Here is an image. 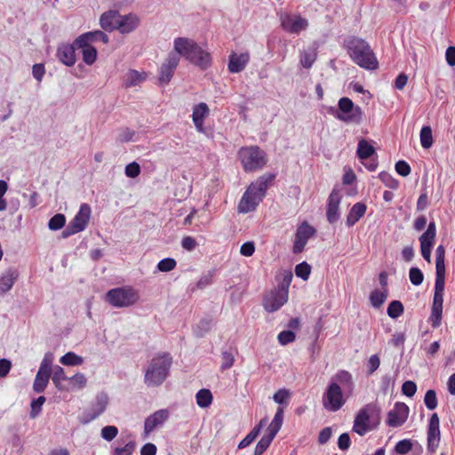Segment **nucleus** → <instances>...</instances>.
<instances>
[{"mask_svg":"<svg viewBox=\"0 0 455 455\" xmlns=\"http://www.w3.org/2000/svg\"><path fill=\"white\" fill-rule=\"evenodd\" d=\"M238 156L247 172L262 169L267 164L265 152L257 146L242 148Z\"/></svg>","mask_w":455,"mask_h":455,"instance_id":"423d86ee","label":"nucleus"},{"mask_svg":"<svg viewBox=\"0 0 455 455\" xmlns=\"http://www.w3.org/2000/svg\"><path fill=\"white\" fill-rule=\"evenodd\" d=\"M317 57L315 49H308L300 52V64L305 68H310Z\"/></svg>","mask_w":455,"mask_h":455,"instance_id":"c9c22d12","label":"nucleus"},{"mask_svg":"<svg viewBox=\"0 0 455 455\" xmlns=\"http://www.w3.org/2000/svg\"><path fill=\"white\" fill-rule=\"evenodd\" d=\"M311 273V267L307 262H301L295 267V274L304 281L307 280Z\"/></svg>","mask_w":455,"mask_h":455,"instance_id":"8fccbe9b","label":"nucleus"},{"mask_svg":"<svg viewBox=\"0 0 455 455\" xmlns=\"http://www.w3.org/2000/svg\"><path fill=\"white\" fill-rule=\"evenodd\" d=\"M119 14L120 13L117 11H108L104 12L100 19V27L106 31L116 30Z\"/></svg>","mask_w":455,"mask_h":455,"instance_id":"cd10ccee","label":"nucleus"},{"mask_svg":"<svg viewBox=\"0 0 455 455\" xmlns=\"http://www.w3.org/2000/svg\"><path fill=\"white\" fill-rule=\"evenodd\" d=\"M375 154V148L372 145L370 144L368 140L365 139H361L358 141L356 156L357 157L363 161Z\"/></svg>","mask_w":455,"mask_h":455,"instance_id":"7c9ffc66","label":"nucleus"},{"mask_svg":"<svg viewBox=\"0 0 455 455\" xmlns=\"http://www.w3.org/2000/svg\"><path fill=\"white\" fill-rule=\"evenodd\" d=\"M341 196L339 191L333 189L328 197L326 218L329 223L334 224L340 217L339 204Z\"/></svg>","mask_w":455,"mask_h":455,"instance_id":"6ab92c4d","label":"nucleus"},{"mask_svg":"<svg viewBox=\"0 0 455 455\" xmlns=\"http://www.w3.org/2000/svg\"><path fill=\"white\" fill-rule=\"evenodd\" d=\"M380 365V359L378 355H372L370 356L367 362V374L371 375L375 372Z\"/></svg>","mask_w":455,"mask_h":455,"instance_id":"e2e57ef3","label":"nucleus"},{"mask_svg":"<svg viewBox=\"0 0 455 455\" xmlns=\"http://www.w3.org/2000/svg\"><path fill=\"white\" fill-rule=\"evenodd\" d=\"M179 63L180 56L172 52H170L159 68L158 80L160 84L165 85L170 83Z\"/></svg>","mask_w":455,"mask_h":455,"instance_id":"2eb2a0df","label":"nucleus"},{"mask_svg":"<svg viewBox=\"0 0 455 455\" xmlns=\"http://www.w3.org/2000/svg\"><path fill=\"white\" fill-rule=\"evenodd\" d=\"M275 178V174H264L258 178L256 181L252 182L248 187L238 204V212L240 213H248L254 211L265 197L268 185Z\"/></svg>","mask_w":455,"mask_h":455,"instance_id":"7ed1b4c3","label":"nucleus"},{"mask_svg":"<svg viewBox=\"0 0 455 455\" xmlns=\"http://www.w3.org/2000/svg\"><path fill=\"white\" fill-rule=\"evenodd\" d=\"M409 278L413 285L419 286L422 283L424 280V275L422 271L419 267H412L410 268L409 271Z\"/></svg>","mask_w":455,"mask_h":455,"instance_id":"09e8293b","label":"nucleus"},{"mask_svg":"<svg viewBox=\"0 0 455 455\" xmlns=\"http://www.w3.org/2000/svg\"><path fill=\"white\" fill-rule=\"evenodd\" d=\"M387 298V291L385 290L384 291H380L379 290H374L370 294V302L371 305L375 308H379Z\"/></svg>","mask_w":455,"mask_h":455,"instance_id":"e433bc0d","label":"nucleus"},{"mask_svg":"<svg viewBox=\"0 0 455 455\" xmlns=\"http://www.w3.org/2000/svg\"><path fill=\"white\" fill-rule=\"evenodd\" d=\"M236 354V349L231 347H224L221 350V363H220V371H224L226 370L230 369L235 363V355Z\"/></svg>","mask_w":455,"mask_h":455,"instance_id":"c85d7f7f","label":"nucleus"},{"mask_svg":"<svg viewBox=\"0 0 455 455\" xmlns=\"http://www.w3.org/2000/svg\"><path fill=\"white\" fill-rule=\"evenodd\" d=\"M395 168L396 172L403 177L408 176L411 171L409 164L403 160L396 162Z\"/></svg>","mask_w":455,"mask_h":455,"instance_id":"69168bd1","label":"nucleus"},{"mask_svg":"<svg viewBox=\"0 0 455 455\" xmlns=\"http://www.w3.org/2000/svg\"><path fill=\"white\" fill-rule=\"evenodd\" d=\"M169 418L168 410L162 409L158 410L153 414L146 418L144 422V433L145 436H148L154 429L164 425V423Z\"/></svg>","mask_w":455,"mask_h":455,"instance_id":"aec40b11","label":"nucleus"},{"mask_svg":"<svg viewBox=\"0 0 455 455\" xmlns=\"http://www.w3.org/2000/svg\"><path fill=\"white\" fill-rule=\"evenodd\" d=\"M412 442L410 439H403L399 441L395 446V452L400 455L409 453L412 449Z\"/></svg>","mask_w":455,"mask_h":455,"instance_id":"de8ad7c7","label":"nucleus"},{"mask_svg":"<svg viewBox=\"0 0 455 455\" xmlns=\"http://www.w3.org/2000/svg\"><path fill=\"white\" fill-rule=\"evenodd\" d=\"M344 394L347 392H344L339 385L330 382L323 395V408L331 412L339 411L346 403Z\"/></svg>","mask_w":455,"mask_h":455,"instance_id":"9d476101","label":"nucleus"},{"mask_svg":"<svg viewBox=\"0 0 455 455\" xmlns=\"http://www.w3.org/2000/svg\"><path fill=\"white\" fill-rule=\"evenodd\" d=\"M172 363L169 353H161L148 363L144 375V382L148 387H158L167 379Z\"/></svg>","mask_w":455,"mask_h":455,"instance_id":"20e7f679","label":"nucleus"},{"mask_svg":"<svg viewBox=\"0 0 455 455\" xmlns=\"http://www.w3.org/2000/svg\"><path fill=\"white\" fill-rule=\"evenodd\" d=\"M288 299V288L283 285L271 291L264 297L263 306L266 311H277Z\"/></svg>","mask_w":455,"mask_h":455,"instance_id":"f8f14e48","label":"nucleus"},{"mask_svg":"<svg viewBox=\"0 0 455 455\" xmlns=\"http://www.w3.org/2000/svg\"><path fill=\"white\" fill-rule=\"evenodd\" d=\"M140 21V18L134 13L119 14L116 30H118L121 34H129L139 27Z\"/></svg>","mask_w":455,"mask_h":455,"instance_id":"412c9836","label":"nucleus"},{"mask_svg":"<svg viewBox=\"0 0 455 455\" xmlns=\"http://www.w3.org/2000/svg\"><path fill=\"white\" fill-rule=\"evenodd\" d=\"M250 61L249 52H243L237 54L232 52L229 55V61L228 64V69L232 74H237L242 72Z\"/></svg>","mask_w":455,"mask_h":455,"instance_id":"4be33fe9","label":"nucleus"},{"mask_svg":"<svg viewBox=\"0 0 455 455\" xmlns=\"http://www.w3.org/2000/svg\"><path fill=\"white\" fill-rule=\"evenodd\" d=\"M83 60L89 66L92 65L97 59V50L95 47L91 46L82 49Z\"/></svg>","mask_w":455,"mask_h":455,"instance_id":"49530a36","label":"nucleus"},{"mask_svg":"<svg viewBox=\"0 0 455 455\" xmlns=\"http://www.w3.org/2000/svg\"><path fill=\"white\" fill-rule=\"evenodd\" d=\"M54 356L53 354L51 352H47L41 363L38 371L45 374L51 375L52 371V362H53Z\"/></svg>","mask_w":455,"mask_h":455,"instance_id":"79ce46f5","label":"nucleus"},{"mask_svg":"<svg viewBox=\"0 0 455 455\" xmlns=\"http://www.w3.org/2000/svg\"><path fill=\"white\" fill-rule=\"evenodd\" d=\"M208 115L209 108L204 102H201L193 108L192 119L198 132H204V122Z\"/></svg>","mask_w":455,"mask_h":455,"instance_id":"393cba45","label":"nucleus"},{"mask_svg":"<svg viewBox=\"0 0 455 455\" xmlns=\"http://www.w3.org/2000/svg\"><path fill=\"white\" fill-rule=\"evenodd\" d=\"M290 398L291 393L286 388L279 389L273 395V400L275 403H278L279 406H283V408L288 406Z\"/></svg>","mask_w":455,"mask_h":455,"instance_id":"ea45409f","label":"nucleus"},{"mask_svg":"<svg viewBox=\"0 0 455 455\" xmlns=\"http://www.w3.org/2000/svg\"><path fill=\"white\" fill-rule=\"evenodd\" d=\"M173 50L180 58L183 57L201 69H206L211 66V54L191 38L176 37L173 41Z\"/></svg>","mask_w":455,"mask_h":455,"instance_id":"f257e3e1","label":"nucleus"},{"mask_svg":"<svg viewBox=\"0 0 455 455\" xmlns=\"http://www.w3.org/2000/svg\"><path fill=\"white\" fill-rule=\"evenodd\" d=\"M91 212L92 210L90 205L87 204H82L77 213L71 220L67 228L63 230L62 237L67 238L84 231L88 226Z\"/></svg>","mask_w":455,"mask_h":455,"instance_id":"9b49d317","label":"nucleus"},{"mask_svg":"<svg viewBox=\"0 0 455 455\" xmlns=\"http://www.w3.org/2000/svg\"><path fill=\"white\" fill-rule=\"evenodd\" d=\"M50 377L51 375L49 374L37 371L33 383V390L36 393L44 392L49 383Z\"/></svg>","mask_w":455,"mask_h":455,"instance_id":"f704fd0d","label":"nucleus"},{"mask_svg":"<svg viewBox=\"0 0 455 455\" xmlns=\"http://www.w3.org/2000/svg\"><path fill=\"white\" fill-rule=\"evenodd\" d=\"M331 383L339 385L341 389H343L344 392H347V395H350L353 392L355 387L352 374L345 370L337 371L331 378Z\"/></svg>","mask_w":455,"mask_h":455,"instance_id":"b1692460","label":"nucleus"},{"mask_svg":"<svg viewBox=\"0 0 455 455\" xmlns=\"http://www.w3.org/2000/svg\"><path fill=\"white\" fill-rule=\"evenodd\" d=\"M45 403V397L41 395L31 403V417L35 418L42 410L43 404Z\"/></svg>","mask_w":455,"mask_h":455,"instance_id":"0e129e2a","label":"nucleus"},{"mask_svg":"<svg viewBox=\"0 0 455 455\" xmlns=\"http://www.w3.org/2000/svg\"><path fill=\"white\" fill-rule=\"evenodd\" d=\"M87 33H84L80 35L74 42V46L77 47L78 49H84L87 47H91L92 41L89 40V37L86 36Z\"/></svg>","mask_w":455,"mask_h":455,"instance_id":"774afa93","label":"nucleus"},{"mask_svg":"<svg viewBox=\"0 0 455 455\" xmlns=\"http://www.w3.org/2000/svg\"><path fill=\"white\" fill-rule=\"evenodd\" d=\"M124 173L129 178H136L140 173V166L137 162H132L125 166Z\"/></svg>","mask_w":455,"mask_h":455,"instance_id":"052dcab7","label":"nucleus"},{"mask_svg":"<svg viewBox=\"0 0 455 455\" xmlns=\"http://www.w3.org/2000/svg\"><path fill=\"white\" fill-rule=\"evenodd\" d=\"M86 33H87L86 36L89 37V40H91L92 43L100 42V41L103 42L104 44L108 43V35L100 30H94V31H90V32H86Z\"/></svg>","mask_w":455,"mask_h":455,"instance_id":"4d7b16f0","label":"nucleus"},{"mask_svg":"<svg viewBox=\"0 0 455 455\" xmlns=\"http://www.w3.org/2000/svg\"><path fill=\"white\" fill-rule=\"evenodd\" d=\"M108 404V395L104 392L99 393L96 396L95 403L92 405L91 410L84 414L82 422L84 424H87L97 419L106 411Z\"/></svg>","mask_w":455,"mask_h":455,"instance_id":"a211bd4d","label":"nucleus"},{"mask_svg":"<svg viewBox=\"0 0 455 455\" xmlns=\"http://www.w3.org/2000/svg\"><path fill=\"white\" fill-rule=\"evenodd\" d=\"M214 275V269L210 270L206 274L203 275L196 283V288L199 290H204L207 286L211 285L213 283Z\"/></svg>","mask_w":455,"mask_h":455,"instance_id":"a18cd8bd","label":"nucleus"},{"mask_svg":"<svg viewBox=\"0 0 455 455\" xmlns=\"http://www.w3.org/2000/svg\"><path fill=\"white\" fill-rule=\"evenodd\" d=\"M275 437V435H274L271 432H267L266 435H264L260 438V440L258 442V443L254 449L253 455L263 454L267 450V448L270 446V444L273 442Z\"/></svg>","mask_w":455,"mask_h":455,"instance_id":"473e14b6","label":"nucleus"},{"mask_svg":"<svg viewBox=\"0 0 455 455\" xmlns=\"http://www.w3.org/2000/svg\"><path fill=\"white\" fill-rule=\"evenodd\" d=\"M212 323L209 320L203 319L199 322L194 332L196 337H203L205 332L211 329Z\"/></svg>","mask_w":455,"mask_h":455,"instance_id":"680f3d73","label":"nucleus"},{"mask_svg":"<svg viewBox=\"0 0 455 455\" xmlns=\"http://www.w3.org/2000/svg\"><path fill=\"white\" fill-rule=\"evenodd\" d=\"M380 421V410L374 403L363 407L355 416L353 430L363 436L377 427Z\"/></svg>","mask_w":455,"mask_h":455,"instance_id":"39448f33","label":"nucleus"},{"mask_svg":"<svg viewBox=\"0 0 455 455\" xmlns=\"http://www.w3.org/2000/svg\"><path fill=\"white\" fill-rule=\"evenodd\" d=\"M146 74L140 73L135 69H130L124 76V85L126 88L139 85L146 80Z\"/></svg>","mask_w":455,"mask_h":455,"instance_id":"c756f323","label":"nucleus"},{"mask_svg":"<svg viewBox=\"0 0 455 455\" xmlns=\"http://www.w3.org/2000/svg\"><path fill=\"white\" fill-rule=\"evenodd\" d=\"M295 338H296L295 333L290 330L283 331L277 336L278 342L282 346H285L289 343L293 342L295 340Z\"/></svg>","mask_w":455,"mask_h":455,"instance_id":"13d9d810","label":"nucleus"},{"mask_svg":"<svg viewBox=\"0 0 455 455\" xmlns=\"http://www.w3.org/2000/svg\"><path fill=\"white\" fill-rule=\"evenodd\" d=\"M420 144L423 148H429L433 145V135L430 126H423L420 131Z\"/></svg>","mask_w":455,"mask_h":455,"instance_id":"a19ab883","label":"nucleus"},{"mask_svg":"<svg viewBox=\"0 0 455 455\" xmlns=\"http://www.w3.org/2000/svg\"><path fill=\"white\" fill-rule=\"evenodd\" d=\"M316 233V230L314 227L310 226L307 222H303L300 224L295 232L292 252L294 254H299L302 252L308 242V240L313 237Z\"/></svg>","mask_w":455,"mask_h":455,"instance_id":"ddd939ff","label":"nucleus"},{"mask_svg":"<svg viewBox=\"0 0 455 455\" xmlns=\"http://www.w3.org/2000/svg\"><path fill=\"white\" fill-rule=\"evenodd\" d=\"M281 26L289 33L299 34L307 28L308 22L299 15L285 14L281 17Z\"/></svg>","mask_w":455,"mask_h":455,"instance_id":"f3484780","label":"nucleus"},{"mask_svg":"<svg viewBox=\"0 0 455 455\" xmlns=\"http://www.w3.org/2000/svg\"><path fill=\"white\" fill-rule=\"evenodd\" d=\"M283 414L284 408L283 406H278L276 412L274 416V419H272L271 423L269 424L267 429V432H271L275 435H277L283 425Z\"/></svg>","mask_w":455,"mask_h":455,"instance_id":"2f4dec72","label":"nucleus"},{"mask_svg":"<svg viewBox=\"0 0 455 455\" xmlns=\"http://www.w3.org/2000/svg\"><path fill=\"white\" fill-rule=\"evenodd\" d=\"M19 277V271L15 267H9L0 275V296L8 292Z\"/></svg>","mask_w":455,"mask_h":455,"instance_id":"5701e85b","label":"nucleus"},{"mask_svg":"<svg viewBox=\"0 0 455 455\" xmlns=\"http://www.w3.org/2000/svg\"><path fill=\"white\" fill-rule=\"evenodd\" d=\"M379 178L386 187L391 189H397L399 187V181L387 172H379Z\"/></svg>","mask_w":455,"mask_h":455,"instance_id":"c03bdc74","label":"nucleus"},{"mask_svg":"<svg viewBox=\"0 0 455 455\" xmlns=\"http://www.w3.org/2000/svg\"><path fill=\"white\" fill-rule=\"evenodd\" d=\"M74 388L82 389L86 386L87 379L84 373H76L68 379Z\"/></svg>","mask_w":455,"mask_h":455,"instance_id":"5fc2aeb1","label":"nucleus"},{"mask_svg":"<svg viewBox=\"0 0 455 455\" xmlns=\"http://www.w3.org/2000/svg\"><path fill=\"white\" fill-rule=\"evenodd\" d=\"M424 403L428 410H435L437 406V398L435 391L429 389L424 396Z\"/></svg>","mask_w":455,"mask_h":455,"instance_id":"3c124183","label":"nucleus"},{"mask_svg":"<svg viewBox=\"0 0 455 455\" xmlns=\"http://www.w3.org/2000/svg\"><path fill=\"white\" fill-rule=\"evenodd\" d=\"M66 224V217L62 213H57L54 216H52L49 222H48V228L49 229L52 231H57L61 229Z\"/></svg>","mask_w":455,"mask_h":455,"instance_id":"37998d69","label":"nucleus"},{"mask_svg":"<svg viewBox=\"0 0 455 455\" xmlns=\"http://www.w3.org/2000/svg\"><path fill=\"white\" fill-rule=\"evenodd\" d=\"M441 441L440 419L437 413H433L427 426V449L431 454L436 452Z\"/></svg>","mask_w":455,"mask_h":455,"instance_id":"4468645a","label":"nucleus"},{"mask_svg":"<svg viewBox=\"0 0 455 455\" xmlns=\"http://www.w3.org/2000/svg\"><path fill=\"white\" fill-rule=\"evenodd\" d=\"M367 206L364 203L358 202L350 209L346 224L348 228L353 227L366 212Z\"/></svg>","mask_w":455,"mask_h":455,"instance_id":"bb28decb","label":"nucleus"},{"mask_svg":"<svg viewBox=\"0 0 455 455\" xmlns=\"http://www.w3.org/2000/svg\"><path fill=\"white\" fill-rule=\"evenodd\" d=\"M84 362L82 356L77 355L74 352H68L60 357V363L67 366H76L81 365Z\"/></svg>","mask_w":455,"mask_h":455,"instance_id":"4c0bfd02","label":"nucleus"},{"mask_svg":"<svg viewBox=\"0 0 455 455\" xmlns=\"http://www.w3.org/2000/svg\"><path fill=\"white\" fill-rule=\"evenodd\" d=\"M409 407L401 402L395 403V406L387 413V425L392 427H401L408 419Z\"/></svg>","mask_w":455,"mask_h":455,"instance_id":"dca6fc26","label":"nucleus"},{"mask_svg":"<svg viewBox=\"0 0 455 455\" xmlns=\"http://www.w3.org/2000/svg\"><path fill=\"white\" fill-rule=\"evenodd\" d=\"M345 45L351 60L362 68L375 70L379 68L376 55L364 39L351 36L345 41Z\"/></svg>","mask_w":455,"mask_h":455,"instance_id":"f03ea898","label":"nucleus"},{"mask_svg":"<svg viewBox=\"0 0 455 455\" xmlns=\"http://www.w3.org/2000/svg\"><path fill=\"white\" fill-rule=\"evenodd\" d=\"M404 311L403 305L399 300H393L389 303L387 313L390 318L396 319L403 315Z\"/></svg>","mask_w":455,"mask_h":455,"instance_id":"58836bf2","label":"nucleus"},{"mask_svg":"<svg viewBox=\"0 0 455 455\" xmlns=\"http://www.w3.org/2000/svg\"><path fill=\"white\" fill-rule=\"evenodd\" d=\"M117 434L118 429L115 426H107L101 429V437L108 442L115 439Z\"/></svg>","mask_w":455,"mask_h":455,"instance_id":"bf43d9fd","label":"nucleus"},{"mask_svg":"<svg viewBox=\"0 0 455 455\" xmlns=\"http://www.w3.org/2000/svg\"><path fill=\"white\" fill-rule=\"evenodd\" d=\"M136 448L135 441L128 442L124 447H116L114 455H132Z\"/></svg>","mask_w":455,"mask_h":455,"instance_id":"864d4df0","label":"nucleus"},{"mask_svg":"<svg viewBox=\"0 0 455 455\" xmlns=\"http://www.w3.org/2000/svg\"><path fill=\"white\" fill-rule=\"evenodd\" d=\"M259 436V429L252 428L251 432L238 443V449H243L249 446Z\"/></svg>","mask_w":455,"mask_h":455,"instance_id":"6e6d98bb","label":"nucleus"},{"mask_svg":"<svg viewBox=\"0 0 455 455\" xmlns=\"http://www.w3.org/2000/svg\"><path fill=\"white\" fill-rule=\"evenodd\" d=\"M138 299V292L127 286L114 288L106 293V301L117 308L130 307L136 303Z\"/></svg>","mask_w":455,"mask_h":455,"instance_id":"0eeeda50","label":"nucleus"},{"mask_svg":"<svg viewBox=\"0 0 455 455\" xmlns=\"http://www.w3.org/2000/svg\"><path fill=\"white\" fill-rule=\"evenodd\" d=\"M212 395L209 389H200L196 395V403L200 408H207L212 403Z\"/></svg>","mask_w":455,"mask_h":455,"instance_id":"72a5a7b5","label":"nucleus"},{"mask_svg":"<svg viewBox=\"0 0 455 455\" xmlns=\"http://www.w3.org/2000/svg\"><path fill=\"white\" fill-rule=\"evenodd\" d=\"M57 57L60 62L68 67L76 63L75 46L73 44H62L57 50Z\"/></svg>","mask_w":455,"mask_h":455,"instance_id":"a878e982","label":"nucleus"},{"mask_svg":"<svg viewBox=\"0 0 455 455\" xmlns=\"http://www.w3.org/2000/svg\"><path fill=\"white\" fill-rule=\"evenodd\" d=\"M339 109L334 114L335 117L345 123L360 124L363 119V111L359 106L347 97L341 98L338 102Z\"/></svg>","mask_w":455,"mask_h":455,"instance_id":"6e6552de","label":"nucleus"},{"mask_svg":"<svg viewBox=\"0 0 455 455\" xmlns=\"http://www.w3.org/2000/svg\"><path fill=\"white\" fill-rule=\"evenodd\" d=\"M176 260L172 258H165L161 259L157 264V268L161 272H169L175 268Z\"/></svg>","mask_w":455,"mask_h":455,"instance_id":"603ef678","label":"nucleus"},{"mask_svg":"<svg viewBox=\"0 0 455 455\" xmlns=\"http://www.w3.org/2000/svg\"><path fill=\"white\" fill-rule=\"evenodd\" d=\"M445 277L435 276V293L431 307L430 321L433 327H439L442 322Z\"/></svg>","mask_w":455,"mask_h":455,"instance_id":"1a4fd4ad","label":"nucleus"},{"mask_svg":"<svg viewBox=\"0 0 455 455\" xmlns=\"http://www.w3.org/2000/svg\"><path fill=\"white\" fill-rule=\"evenodd\" d=\"M417 391L416 384L411 380H406L402 386V392L404 395L411 397Z\"/></svg>","mask_w":455,"mask_h":455,"instance_id":"338daca9","label":"nucleus"}]
</instances>
